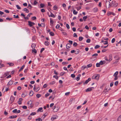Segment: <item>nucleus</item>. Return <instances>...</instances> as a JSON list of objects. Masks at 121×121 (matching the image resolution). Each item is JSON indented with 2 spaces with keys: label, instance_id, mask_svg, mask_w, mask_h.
I'll return each instance as SVG.
<instances>
[{
  "label": "nucleus",
  "instance_id": "obj_39",
  "mask_svg": "<svg viewBox=\"0 0 121 121\" xmlns=\"http://www.w3.org/2000/svg\"><path fill=\"white\" fill-rule=\"evenodd\" d=\"M13 18H19V17L18 15H17L16 16L15 15H13Z\"/></svg>",
  "mask_w": 121,
  "mask_h": 121
},
{
  "label": "nucleus",
  "instance_id": "obj_36",
  "mask_svg": "<svg viewBox=\"0 0 121 121\" xmlns=\"http://www.w3.org/2000/svg\"><path fill=\"white\" fill-rule=\"evenodd\" d=\"M49 34L51 36H54V33L52 32H50Z\"/></svg>",
  "mask_w": 121,
  "mask_h": 121
},
{
  "label": "nucleus",
  "instance_id": "obj_12",
  "mask_svg": "<svg viewBox=\"0 0 121 121\" xmlns=\"http://www.w3.org/2000/svg\"><path fill=\"white\" fill-rule=\"evenodd\" d=\"M105 61L104 60V61H101L99 63L100 64V65H102L104 64V63H105Z\"/></svg>",
  "mask_w": 121,
  "mask_h": 121
},
{
  "label": "nucleus",
  "instance_id": "obj_60",
  "mask_svg": "<svg viewBox=\"0 0 121 121\" xmlns=\"http://www.w3.org/2000/svg\"><path fill=\"white\" fill-rule=\"evenodd\" d=\"M41 11L42 13H44L45 11V9H42L41 10Z\"/></svg>",
  "mask_w": 121,
  "mask_h": 121
},
{
  "label": "nucleus",
  "instance_id": "obj_37",
  "mask_svg": "<svg viewBox=\"0 0 121 121\" xmlns=\"http://www.w3.org/2000/svg\"><path fill=\"white\" fill-rule=\"evenodd\" d=\"M87 17L86 16H85L83 17V19L84 21H86V19L87 18Z\"/></svg>",
  "mask_w": 121,
  "mask_h": 121
},
{
  "label": "nucleus",
  "instance_id": "obj_43",
  "mask_svg": "<svg viewBox=\"0 0 121 121\" xmlns=\"http://www.w3.org/2000/svg\"><path fill=\"white\" fill-rule=\"evenodd\" d=\"M36 114V112H34L31 113L30 114V115L32 116V115H35Z\"/></svg>",
  "mask_w": 121,
  "mask_h": 121
},
{
  "label": "nucleus",
  "instance_id": "obj_45",
  "mask_svg": "<svg viewBox=\"0 0 121 121\" xmlns=\"http://www.w3.org/2000/svg\"><path fill=\"white\" fill-rule=\"evenodd\" d=\"M40 88L39 87H38L37 88H36V90H35V91L36 92H37L40 89Z\"/></svg>",
  "mask_w": 121,
  "mask_h": 121
},
{
  "label": "nucleus",
  "instance_id": "obj_2",
  "mask_svg": "<svg viewBox=\"0 0 121 121\" xmlns=\"http://www.w3.org/2000/svg\"><path fill=\"white\" fill-rule=\"evenodd\" d=\"M15 97L13 96H11L10 98V103L12 104L14 101L15 99Z\"/></svg>",
  "mask_w": 121,
  "mask_h": 121
},
{
  "label": "nucleus",
  "instance_id": "obj_20",
  "mask_svg": "<svg viewBox=\"0 0 121 121\" xmlns=\"http://www.w3.org/2000/svg\"><path fill=\"white\" fill-rule=\"evenodd\" d=\"M44 44L48 46L49 45V43L48 41H46L45 42Z\"/></svg>",
  "mask_w": 121,
  "mask_h": 121
},
{
  "label": "nucleus",
  "instance_id": "obj_25",
  "mask_svg": "<svg viewBox=\"0 0 121 121\" xmlns=\"http://www.w3.org/2000/svg\"><path fill=\"white\" fill-rule=\"evenodd\" d=\"M43 109V108L42 107L40 108H39L37 110V112H39V111H40V112H42L43 111H41Z\"/></svg>",
  "mask_w": 121,
  "mask_h": 121
},
{
  "label": "nucleus",
  "instance_id": "obj_61",
  "mask_svg": "<svg viewBox=\"0 0 121 121\" xmlns=\"http://www.w3.org/2000/svg\"><path fill=\"white\" fill-rule=\"evenodd\" d=\"M66 27L68 29H69L70 27L69 26L68 24H66Z\"/></svg>",
  "mask_w": 121,
  "mask_h": 121
},
{
  "label": "nucleus",
  "instance_id": "obj_63",
  "mask_svg": "<svg viewBox=\"0 0 121 121\" xmlns=\"http://www.w3.org/2000/svg\"><path fill=\"white\" fill-rule=\"evenodd\" d=\"M53 117L54 119L57 118V116L56 115H55L54 116H53Z\"/></svg>",
  "mask_w": 121,
  "mask_h": 121
},
{
  "label": "nucleus",
  "instance_id": "obj_62",
  "mask_svg": "<svg viewBox=\"0 0 121 121\" xmlns=\"http://www.w3.org/2000/svg\"><path fill=\"white\" fill-rule=\"evenodd\" d=\"M73 36L74 37H77V35L76 33H74L73 34Z\"/></svg>",
  "mask_w": 121,
  "mask_h": 121
},
{
  "label": "nucleus",
  "instance_id": "obj_16",
  "mask_svg": "<svg viewBox=\"0 0 121 121\" xmlns=\"http://www.w3.org/2000/svg\"><path fill=\"white\" fill-rule=\"evenodd\" d=\"M50 15H49V17H51L53 18L55 17V15L53 14L52 12H50Z\"/></svg>",
  "mask_w": 121,
  "mask_h": 121
},
{
  "label": "nucleus",
  "instance_id": "obj_47",
  "mask_svg": "<svg viewBox=\"0 0 121 121\" xmlns=\"http://www.w3.org/2000/svg\"><path fill=\"white\" fill-rule=\"evenodd\" d=\"M100 65L99 63H97L96 64V66L97 67H100Z\"/></svg>",
  "mask_w": 121,
  "mask_h": 121
},
{
  "label": "nucleus",
  "instance_id": "obj_38",
  "mask_svg": "<svg viewBox=\"0 0 121 121\" xmlns=\"http://www.w3.org/2000/svg\"><path fill=\"white\" fill-rule=\"evenodd\" d=\"M73 13L74 14L76 15L78 13V12L76 11L75 10H74L73 11Z\"/></svg>",
  "mask_w": 121,
  "mask_h": 121
},
{
  "label": "nucleus",
  "instance_id": "obj_46",
  "mask_svg": "<svg viewBox=\"0 0 121 121\" xmlns=\"http://www.w3.org/2000/svg\"><path fill=\"white\" fill-rule=\"evenodd\" d=\"M50 94L48 93L46 94L45 95V97H47L50 95Z\"/></svg>",
  "mask_w": 121,
  "mask_h": 121
},
{
  "label": "nucleus",
  "instance_id": "obj_10",
  "mask_svg": "<svg viewBox=\"0 0 121 121\" xmlns=\"http://www.w3.org/2000/svg\"><path fill=\"white\" fill-rule=\"evenodd\" d=\"M109 59H108V61H110L112 60V54H110L109 55Z\"/></svg>",
  "mask_w": 121,
  "mask_h": 121
},
{
  "label": "nucleus",
  "instance_id": "obj_3",
  "mask_svg": "<svg viewBox=\"0 0 121 121\" xmlns=\"http://www.w3.org/2000/svg\"><path fill=\"white\" fill-rule=\"evenodd\" d=\"M59 109V108H58V106H54V108L53 110L54 112H56L58 111Z\"/></svg>",
  "mask_w": 121,
  "mask_h": 121
},
{
  "label": "nucleus",
  "instance_id": "obj_54",
  "mask_svg": "<svg viewBox=\"0 0 121 121\" xmlns=\"http://www.w3.org/2000/svg\"><path fill=\"white\" fill-rule=\"evenodd\" d=\"M36 97L38 98H39V97H40L41 96V94H37V95H36Z\"/></svg>",
  "mask_w": 121,
  "mask_h": 121
},
{
  "label": "nucleus",
  "instance_id": "obj_19",
  "mask_svg": "<svg viewBox=\"0 0 121 121\" xmlns=\"http://www.w3.org/2000/svg\"><path fill=\"white\" fill-rule=\"evenodd\" d=\"M29 95L30 96H31L34 94V92L32 91H31L29 93Z\"/></svg>",
  "mask_w": 121,
  "mask_h": 121
},
{
  "label": "nucleus",
  "instance_id": "obj_57",
  "mask_svg": "<svg viewBox=\"0 0 121 121\" xmlns=\"http://www.w3.org/2000/svg\"><path fill=\"white\" fill-rule=\"evenodd\" d=\"M118 81H116L114 83V85L115 86H117L118 84Z\"/></svg>",
  "mask_w": 121,
  "mask_h": 121
},
{
  "label": "nucleus",
  "instance_id": "obj_40",
  "mask_svg": "<svg viewBox=\"0 0 121 121\" xmlns=\"http://www.w3.org/2000/svg\"><path fill=\"white\" fill-rule=\"evenodd\" d=\"M32 118V117L31 116V115H30L28 117V119L29 120H30Z\"/></svg>",
  "mask_w": 121,
  "mask_h": 121
},
{
  "label": "nucleus",
  "instance_id": "obj_22",
  "mask_svg": "<svg viewBox=\"0 0 121 121\" xmlns=\"http://www.w3.org/2000/svg\"><path fill=\"white\" fill-rule=\"evenodd\" d=\"M75 52H76L75 53V54H77L79 53L80 51L78 49H76Z\"/></svg>",
  "mask_w": 121,
  "mask_h": 121
},
{
  "label": "nucleus",
  "instance_id": "obj_30",
  "mask_svg": "<svg viewBox=\"0 0 121 121\" xmlns=\"http://www.w3.org/2000/svg\"><path fill=\"white\" fill-rule=\"evenodd\" d=\"M53 9L54 10H56L57 9V7L56 5H55L53 7Z\"/></svg>",
  "mask_w": 121,
  "mask_h": 121
},
{
  "label": "nucleus",
  "instance_id": "obj_1",
  "mask_svg": "<svg viewBox=\"0 0 121 121\" xmlns=\"http://www.w3.org/2000/svg\"><path fill=\"white\" fill-rule=\"evenodd\" d=\"M99 77V75H95L93 76L92 77V79H95L97 80H98Z\"/></svg>",
  "mask_w": 121,
  "mask_h": 121
},
{
  "label": "nucleus",
  "instance_id": "obj_17",
  "mask_svg": "<svg viewBox=\"0 0 121 121\" xmlns=\"http://www.w3.org/2000/svg\"><path fill=\"white\" fill-rule=\"evenodd\" d=\"M50 21L51 25L52 26L53 24V21L52 20V19L51 18H50Z\"/></svg>",
  "mask_w": 121,
  "mask_h": 121
},
{
  "label": "nucleus",
  "instance_id": "obj_64",
  "mask_svg": "<svg viewBox=\"0 0 121 121\" xmlns=\"http://www.w3.org/2000/svg\"><path fill=\"white\" fill-rule=\"evenodd\" d=\"M36 19V17H32V19H33V20H35Z\"/></svg>",
  "mask_w": 121,
  "mask_h": 121
},
{
  "label": "nucleus",
  "instance_id": "obj_26",
  "mask_svg": "<svg viewBox=\"0 0 121 121\" xmlns=\"http://www.w3.org/2000/svg\"><path fill=\"white\" fill-rule=\"evenodd\" d=\"M13 83V82L12 81H10L7 84L8 85H11Z\"/></svg>",
  "mask_w": 121,
  "mask_h": 121
},
{
  "label": "nucleus",
  "instance_id": "obj_8",
  "mask_svg": "<svg viewBox=\"0 0 121 121\" xmlns=\"http://www.w3.org/2000/svg\"><path fill=\"white\" fill-rule=\"evenodd\" d=\"M71 47V45L69 43H67L66 45V48L67 49H68L70 48Z\"/></svg>",
  "mask_w": 121,
  "mask_h": 121
},
{
  "label": "nucleus",
  "instance_id": "obj_49",
  "mask_svg": "<svg viewBox=\"0 0 121 121\" xmlns=\"http://www.w3.org/2000/svg\"><path fill=\"white\" fill-rule=\"evenodd\" d=\"M73 45L74 47H76L77 46L78 44L74 42L73 43Z\"/></svg>",
  "mask_w": 121,
  "mask_h": 121
},
{
  "label": "nucleus",
  "instance_id": "obj_5",
  "mask_svg": "<svg viewBox=\"0 0 121 121\" xmlns=\"http://www.w3.org/2000/svg\"><path fill=\"white\" fill-rule=\"evenodd\" d=\"M28 25L30 27H31L33 26V25H35V23L34 22H31L30 21H28Z\"/></svg>",
  "mask_w": 121,
  "mask_h": 121
},
{
  "label": "nucleus",
  "instance_id": "obj_51",
  "mask_svg": "<svg viewBox=\"0 0 121 121\" xmlns=\"http://www.w3.org/2000/svg\"><path fill=\"white\" fill-rule=\"evenodd\" d=\"M100 46L98 45H96L95 47V49L97 48L100 47Z\"/></svg>",
  "mask_w": 121,
  "mask_h": 121
},
{
  "label": "nucleus",
  "instance_id": "obj_42",
  "mask_svg": "<svg viewBox=\"0 0 121 121\" xmlns=\"http://www.w3.org/2000/svg\"><path fill=\"white\" fill-rule=\"evenodd\" d=\"M17 109H15L13 111V112L14 113H17Z\"/></svg>",
  "mask_w": 121,
  "mask_h": 121
},
{
  "label": "nucleus",
  "instance_id": "obj_29",
  "mask_svg": "<svg viewBox=\"0 0 121 121\" xmlns=\"http://www.w3.org/2000/svg\"><path fill=\"white\" fill-rule=\"evenodd\" d=\"M86 68H87V66L85 65H83L82 67V70H84Z\"/></svg>",
  "mask_w": 121,
  "mask_h": 121
},
{
  "label": "nucleus",
  "instance_id": "obj_28",
  "mask_svg": "<svg viewBox=\"0 0 121 121\" xmlns=\"http://www.w3.org/2000/svg\"><path fill=\"white\" fill-rule=\"evenodd\" d=\"M98 9L97 8H95L93 9V11L95 12H96L98 11Z\"/></svg>",
  "mask_w": 121,
  "mask_h": 121
},
{
  "label": "nucleus",
  "instance_id": "obj_9",
  "mask_svg": "<svg viewBox=\"0 0 121 121\" xmlns=\"http://www.w3.org/2000/svg\"><path fill=\"white\" fill-rule=\"evenodd\" d=\"M91 80V78H89L88 79L86 80L85 82L84 83V84H87Z\"/></svg>",
  "mask_w": 121,
  "mask_h": 121
},
{
  "label": "nucleus",
  "instance_id": "obj_44",
  "mask_svg": "<svg viewBox=\"0 0 121 121\" xmlns=\"http://www.w3.org/2000/svg\"><path fill=\"white\" fill-rule=\"evenodd\" d=\"M32 52H34L35 53H37V51H36V49H35V48L32 50Z\"/></svg>",
  "mask_w": 121,
  "mask_h": 121
},
{
  "label": "nucleus",
  "instance_id": "obj_32",
  "mask_svg": "<svg viewBox=\"0 0 121 121\" xmlns=\"http://www.w3.org/2000/svg\"><path fill=\"white\" fill-rule=\"evenodd\" d=\"M83 39V37L80 36L79 37V40L80 41H81Z\"/></svg>",
  "mask_w": 121,
  "mask_h": 121
},
{
  "label": "nucleus",
  "instance_id": "obj_48",
  "mask_svg": "<svg viewBox=\"0 0 121 121\" xmlns=\"http://www.w3.org/2000/svg\"><path fill=\"white\" fill-rule=\"evenodd\" d=\"M9 65L10 66H13L14 65V64L13 63H8Z\"/></svg>",
  "mask_w": 121,
  "mask_h": 121
},
{
  "label": "nucleus",
  "instance_id": "obj_50",
  "mask_svg": "<svg viewBox=\"0 0 121 121\" xmlns=\"http://www.w3.org/2000/svg\"><path fill=\"white\" fill-rule=\"evenodd\" d=\"M115 41V39L114 38H113L112 39V40L111 42L112 43H114Z\"/></svg>",
  "mask_w": 121,
  "mask_h": 121
},
{
  "label": "nucleus",
  "instance_id": "obj_13",
  "mask_svg": "<svg viewBox=\"0 0 121 121\" xmlns=\"http://www.w3.org/2000/svg\"><path fill=\"white\" fill-rule=\"evenodd\" d=\"M23 10L24 11H25L26 13H28L29 12V10L27 9L26 8L24 9Z\"/></svg>",
  "mask_w": 121,
  "mask_h": 121
},
{
  "label": "nucleus",
  "instance_id": "obj_34",
  "mask_svg": "<svg viewBox=\"0 0 121 121\" xmlns=\"http://www.w3.org/2000/svg\"><path fill=\"white\" fill-rule=\"evenodd\" d=\"M40 8H43L44 6V5L43 4H40Z\"/></svg>",
  "mask_w": 121,
  "mask_h": 121
},
{
  "label": "nucleus",
  "instance_id": "obj_41",
  "mask_svg": "<svg viewBox=\"0 0 121 121\" xmlns=\"http://www.w3.org/2000/svg\"><path fill=\"white\" fill-rule=\"evenodd\" d=\"M16 6L18 9H21V7H20L19 5H16Z\"/></svg>",
  "mask_w": 121,
  "mask_h": 121
},
{
  "label": "nucleus",
  "instance_id": "obj_21",
  "mask_svg": "<svg viewBox=\"0 0 121 121\" xmlns=\"http://www.w3.org/2000/svg\"><path fill=\"white\" fill-rule=\"evenodd\" d=\"M17 117V116L16 115L12 116H10L9 117V118L10 119L13 118H16Z\"/></svg>",
  "mask_w": 121,
  "mask_h": 121
},
{
  "label": "nucleus",
  "instance_id": "obj_59",
  "mask_svg": "<svg viewBox=\"0 0 121 121\" xmlns=\"http://www.w3.org/2000/svg\"><path fill=\"white\" fill-rule=\"evenodd\" d=\"M32 103V101L31 100H30V101H28L27 102V104L28 105H29L30 104V103L31 104Z\"/></svg>",
  "mask_w": 121,
  "mask_h": 121
},
{
  "label": "nucleus",
  "instance_id": "obj_15",
  "mask_svg": "<svg viewBox=\"0 0 121 121\" xmlns=\"http://www.w3.org/2000/svg\"><path fill=\"white\" fill-rule=\"evenodd\" d=\"M110 89V88H109V89H107V88H106V87H105V89L104 91L105 92H108V91H109Z\"/></svg>",
  "mask_w": 121,
  "mask_h": 121
},
{
  "label": "nucleus",
  "instance_id": "obj_35",
  "mask_svg": "<svg viewBox=\"0 0 121 121\" xmlns=\"http://www.w3.org/2000/svg\"><path fill=\"white\" fill-rule=\"evenodd\" d=\"M92 65L91 64H89L88 65H87V66H86L87 68H90L92 66Z\"/></svg>",
  "mask_w": 121,
  "mask_h": 121
},
{
  "label": "nucleus",
  "instance_id": "obj_52",
  "mask_svg": "<svg viewBox=\"0 0 121 121\" xmlns=\"http://www.w3.org/2000/svg\"><path fill=\"white\" fill-rule=\"evenodd\" d=\"M62 33L64 35L67 36V33L65 32H62Z\"/></svg>",
  "mask_w": 121,
  "mask_h": 121
},
{
  "label": "nucleus",
  "instance_id": "obj_33",
  "mask_svg": "<svg viewBox=\"0 0 121 121\" xmlns=\"http://www.w3.org/2000/svg\"><path fill=\"white\" fill-rule=\"evenodd\" d=\"M68 63H69L68 62H63L62 63V64L63 65H65L67 64Z\"/></svg>",
  "mask_w": 121,
  "mask_h": 121
},
{
  "label": "nucleus",
  "instance_id": "obj_58",
  "mask_svg": "<svg viewBox=\"0 0 121 121\" xmlns=\"http://www.w3.org/2000/svg\"><path fill=\"white\" fill-rule=\"evenodd\" d=\"M12 19H13L12 18H8V17H7L6 18V20H9V21H10L11 20H12Z\"/></svg>",
  "mask_w": 121,
  "mask_h": 121
},
{
  "label": "nucleus",
  "instance_id": "obj_23",
  "mask_svg": "<svg viewBox=\"0 0 121 121\" xmlns=\"http://www.w3.org/2000/svg\"><path fill=\"white\" fill-rule=\"evenodd\" d=\"M98 55V54L97 53H95L92 56V57H93V58H96V57Z\"/></svg>",
  "mask_w": 121,
  "mask_h": 121
},
{
  "label": "nucleus",
  "instance_id": "obj_55",
  "mask_svg": "<svg viewBox=\"0 0 121 121\" xmlns=\"http://www.w3.org/2000/svg\"><path fill=\"white\" fill-rule=\"evenodd\" d=\"M30 104L29 105H30V107L31 108H32L34 106V104H32V103L31 104Z\"/></svg>",
  "mask_w": 121,
  "mask_h": 121
},
{
  "label": "nucleus",
  "instance_id": "obj_56",
  "mask_svg": "<svg viewBox=\"0 0 121 121\" xmlns=\"http://www.w3.org/2000/svg\"><path fill=\"white\" fill-rule=\"evenodd\" d=\"M60 27V25L59 24H57L56 26V29L59 28Z\"/></svg>",
  "mask_w": 121,
  "mask_h": 121
},
{
  "label": "nucleus",
  "instance_id": "obj_27",
  "mask_svg": "<svg viewBox=\"0 0 121 121\" xmlns=\"http://www.w3.org/2000/svg\"><path fill=\"white\" fill-rule=\"evenodd\" d=\"M118 121H121V115H120L117 118Z\"/></svg>",
  "mask_w": 121,
  "mask_h": 121
},
{
  "label": "nucleus",
  "instance_id": "obj_7",
  "mask_svg": "<svg viewBox=\"0 0 121 121\" xmlns=\"http://www.w3.org/2000/svg\"><path fill=\"white\" fill-rule=\"evenodd\" d=\"M19 100L17 102L19 105H20L22 104L21 101L22 100V98H20Z\"/></svg>",
  "mask_w": 121,
  "mask_h": 121
},
{
  "label": "nucleus",
  "instance_id": "obj_6",
  "mask_svg": "<svg viewBox=\"0 0 121 121\" xmlns=\"http://www.w3.org/2000/svg\"><path fill=\"white\" fill-rule=\"evenodd\" d=\"M112 14V15L114 16L115 15V14L112 12H108L107 13V15L108 16H109L110 15Z\"/></svg>",
  "mask_w": 121,
  "mask_h": 121
},
{
  "label": "nucleus",
  "instance_id": "obj_31",
  "mask_svg": "<svg viewBox=\"0 0 121 121\" xmlns=\"http://www.w3.org/2000/svg\"><path fill=\"white\" fill-rule=\"evenodd\" d=\"M35 120L36 121H42V120L39 117L38 118L36 119Z\"/></svg>",
  "mask_w": 121,
  "mask_h": 121
},
{
  "label": "nucleus",
  "instance_id": "obj_14",
  "mask_svg": "<svg viewBox=\"0 0 121 121\" xmlns=\"http://www.w3.org/2000/svg\"><path fill=\"white\" fill-rule=\"evenodd\" d=\"M25 66V65H23L20 68V69L19 70V72H20L24 68Z\"/></svg>",
  "mask_w": 121,
  "mask_h": 121
},
{
  "label": "nucleus",
  "instance_id": "obj_4",
  "mask_svg": "<svg viewBox=\"0 0 121 121\" xmlns=\"http://www.w3.org/2000/svg\"><path fill=\"white\" fill-rule=\"evenodd\" d=\"M118 5V4L117 3H115L114 2L112 1L111 4V6H114V7H116Z\"/></svg>",
  "mask_w": 121,
  "mask_h": 121
},
{
  "label": "nucleus",
  "instance_id": "obj_11",
  "mask_svg": "<svg viewBox=\"0 0 121 121\" xmlns=\"http://www.w3.org/2000/svg\"><path fill=\"white\" fill-rule=\"evenodd\" d=\"M92 90L91 88H89L86 90V92H89Z\"/></svg>",
  "mask_w": 121,
  "mask_h": 121
},
{
  "label": "nucleus",
  "instance_id": "obj_24",
  "mask_svg": "<svg viewBox=\"0 0 121 121\" xmlns=\"http://www.w3.org/2000/svg\"><path fill=\"white\" fill-rule=\"evenodd\" d=\"M118 73V71H116L114 74L113 75V76H117V75Z\"/></svg>",
  "mask_w": 121,
  "mask_h": 121
},
{
  "label": "nucleus",
  "instance_id": "obj_53",
  "mask_svg": "<svg viewBox=\"0 0 121 121\" xmlns=\"http://www.w3.org/2000/svg\"><path fill=\"white\" fill-rule=\"evenodd\" d=\"M91 42V40L90 39H88L86 40V42L87 43H90Z\"/></svg>",
  "mask_w": 121,
  "mask_h": 121
},
{
  "label": "nucleus",
  "instance_id": "obj_18",
  "mask_svg": "<svg viewBox=\"0 0 121 121\" xmlns=\"http://www.w3.org/2000/svg\"><path fill=\"white\" fill-rule=\"evenodd\" d=\"M36 47V45L35 44L33 43L32 44L31 47L32 49H34V48H35Z\"/></svg>",
  "mask_w": 121,
  "mask_h": 121
}]
</instances>
